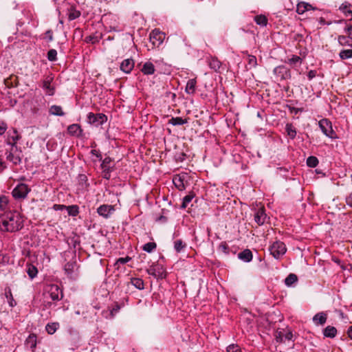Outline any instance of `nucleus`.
Masks as SVG:
<instances>
[{
	"instance_id": "nucleus-1",
	"label": "nucleus",
	"mask_w": 352,
	"mask_h": 352,
	"mask_svg": "<svg viewBox=\"0 0 352 352\" xmlns=\"http://www.w3.org/2000/svg\"><path fill=\"white\" fill-rule=\"evenodd\" d=\"M23 227V219L20 213L16 210L0 214V230L13 232Z\"/></svg>"
},
{
	"instance_id": "nucleus-2",
	"label": "nucleus",
	"mask_w": 352,
	"mask_h": 352,
	"mask_svg": "<svg viewBox=\"0 0 352 352\" xmlns=\"http://www.w3.org/2000/svg\"><path fill=\"white\" fill-rule=\"evenodd\" d=\"M30 191L31 188L28 184L19 183L12 190V195L16 201H21L27 198Z\"/></svg>"
},
{
	"instance_id": "nucleus-3",
	"label": "nucleus",
	"mask_w": 352,
	"mask_h": 352,
	"mask_svg": "<svg viewBox=\"0 0 352 352\" xmlns=\"http://www.w3.org/2000/svg\"><path fill=\"white\" fill-rule=\"evenodd\" d=\"M318 126L324 135L332 140L338 139V136L333 129L331 122L323 118L318 122Z\"/></svg>"
},
{
	"instance_id": "nucleus-4",
	"label": "nucleus",
	"mask_w": 352,
	"mask_h": 352,
	"mask_svg": "<svg viewBox=\"0 0 352 352\" xmlns=\"http://www.w3.org/2000/svg\"><path fill=\"white\" fill-rule=\"evenodd\" d=\"M270 254L276 259H279L287 252L285 244L280 241H274L269 248Z\"/></svg>"
},
{
	"instance_id": "nucleus-5",
	"label": "nucleus",
	"mask_w": 352,
	"mask_h": 352,
	"mask_svg": "<svg viewBox=\"0 0 352 352\" xmlns=\"http://www.w3.org/2000/svg\"><path fill=\"white\" fill-rule=\"evenodd\" d=\"M87 122L96 127L102 125L107 121V117L104 113L89 112L87 116Z\"/></svg>"
},
{
	"instance_id": "nucleus-6",
	"label": "nucleus",
	"mask_w": 352,
	"mask_h": 352,
	"mask_svg": "<svg viewBox=\"0 0 352 352\" xmlns=\"http://www.w3.org/2000/svg\"><path fill=\"white\" fill-rule=\"evenodd\" d=\"M46 292L53 301L60 300L63 297L61 289L56 284L47 285L46 287Z\"/></svg>"
},
{
	"instance_id": "nucleus-7",
	"label": "nucleus",
	"mask_w": 352,
	"mask_h": 352,
	"mask_svg": "<svg viewBox=\"0 0 352 352\" xmlns=\"http://www.w3.org/2000/svg\"><path fill=\"white\" fill-rule=\"evenodd\" d=\"M146 272L156 278H164L165 277V271L163 266L157 263L152 264L146 270Z\"/></svg>"
},
{
	"instance_id": "nucleus-8",
	"label": "nucleus",
	"mask_w": 352,
	"mask_h": 352,
	"mask_svg": "<svg viewBox=\"0 0 352 352\" xmlns=\"http://www.w3.org/2000/svg\"><path fill=\"white\" fill-rule=\"evenodd\" d=\"M188 174L186 173L177 174L173 177V183L179 190L182 191L186 188L185 182H186Z\"/></svg>"
},
{
	"instance_id": "nucleus-9",
	"label": "nucleus",
	"mask_w": 352,
	"mask_h": 352,
	"mask_svg": "<svg viewBox=\"0 0 352 352\" xmlns=\"http://www.w3.org/2000/svg\"><path fill=\"white\" fill-rule=\"evenodd\" d=\"M164 38V34L156 29L150 34V41L156 47H159L163 43Z\"/></svg>"
},
{
	"instance_id": "nucleus-10",
	"label": "nucleus",
	"mask_w": 352,
	"mask_h": 352,
	"mask_svg": "<svg viewBox=\"0 0 352 352\" xmlns=\"http://www.w3.org/2000/svg\"><path fill=\"white\" fill-rule=\"evenodd\" d=\"M274 74L280 80H286L291 78L289 69L285 65H279L274 69Z\"/></svg>"
},
{
	"instance_id": "nucleus-11",
	"label": "nucleus",
	"mask_w": 352,
	"mask_h": 352,
	"mask_svg": "<svg viewBox=\"0 0 352 352\" xmlns=\"http://www.w3.org/2000/svg\"><path fill=\"white\" fill-rule=\"evenodd\" d=\"M53 79V77L49 76L42 81L41 87L47 96H52L55 93V88L51 85Z\"/></svg>"
},
{
	"instance_id": "nucleus-12",
	"label": "nucleus",
	"mask_w": 352,
	"mask_h": 352,
	"mask_svg": "<svg viewBox=\"0 0 352 352\" xmlns=\"http://www.w3.org/2000/svg\"><path fill=\"white\" fill-rule=\"evenodd\" d=\"M78 269L76 261H69L64 267V270L67 275L70 278L75 279L77 277L76 270Z\"/></svg>"
},
{
	"instance_id": "nucleus-13",
	"label": "nucleus",
	"mask_w": 352,
	"mask_h": 352,
	"mask_svg": "<svg viewBox=\"0 0 352 352\" xmlns=\"http://www.w3.org/2000/svg\"><path fill=\"white\" fill-rule=\"evenodd\" d=\"M113 206L111 205L103 204L101 205L97 209V212L100 216H102L106 219L109 218L111 214L114 212Z\"/></svg>"
},
{
	"instance_id": "nucleus-14",
	"label": "nucleus",
	"mask_w": 352,
	"mask_h": 352,
	"mask_svg": "<svg viewBox=\"0 0 352 352\" xmlns=\"http://www.w3.org/2000/svg\"><path fill=\"white\" fill-rule=\"evenodd\" d=\"M254 219L255 222L258 226L263 225L267 219V214L265 213V209L263 208H260L258 210H256L254 215Z\"/></svg>"
},
{
	"instance_id": "nucleus-15",
	"label": "nucleus",
	"mask_w": 352,
	"mask_h": 352,
	"mask_svg": "<svg viewBox=\"0 0 352 352\" xmlns=\"http://www.w3.org/2000/svg\"><path fill=\"white\" fill-rule=\"evenodd\" d=\"M135 65V62L132 58H126L120 63V70L125 74H130Z\"/></svg>"
},
{
	"instance_id": "nucleus-16",
	"label": "nucleus",
	"mask_w": 352,
	"mask_h": 352,
	"mask_svg": "<svg viewBox=\"0 0 352 352\" xmlns=\"http://www.w3.org/2000/svg\"><path fill=\"white\" fill-rule=\"evenodd\" d=\"M11 211L10 207V198L5 195H0V214Z\"/></svg>"
},
{
	"instance_id": "nucleus-17",
	"label": "nucleus",
	"mask_w": 352,
	"mask_h": 352,
	"mask_svg": "<svg viewBox=\"0 0 352 352\" xmlns=\"http://www.w3.org/2000/svg\"><path fill=\"white\" fill-rule=\"evenodd\" d=\"M82 129L78 124H72L68 126L67 133L72 136L80 138L82 135Z\"/></svg>"
},
{
	"instance_id": "nucleus-18",
	"label": "nucleus",
	"mask_w": 352,
	"mask_h": 352,
	"mask_svg": "<svg viewBox=\"0 0 352 352\" xmlns=\"http://www.w3.org/2000/svg\"><path fill=\"white\" fill-rule=\"evenodd\" d=\"M327 320V314L323 311L317 313L312 318L313 322L316 325H323L326 323Z\"/></svg>"
},
{
	"instance_id": "nucleus-19",
	"label": "nucleus",
	"mask_w": 352,
	"mask_h": 352,
	"mask_svg": "<svg viewBox=\"0 0 352 352\" xmlns=\"http://www.w3.org/2000/svg\"><path fill=\"white\" fill-rule=\"evenodd\" d=\"M237 256L239 260L245 263H249L252 260L253 254L250 250L245 249L239 252Z\"/></svg>"
},
{
	"instance_id": "nucleus-20",
	"label": "nucleus",
	"mask_w": 352,
	"mask_h": 352,
	"mask_svg": "<svg viewBox=\"0 0 352 352\" xmlns=\"http://www.w3.org/2000/svg\"><path fill=\"white\" fill-rule=\"evenodd\" d=\"M140 70L144 75L148 76L155 73V68L151 62L147 61L143 64Z\"/></svg>"
},
{
	"instance_id": "nucleus-21",
	"label": "nucleus",
	"mask_w": 352,
	"mask_h": 352,
	"mask_svg": "<svg viewBox=\"0 0 352 352\" xmlns=\"http://www.w3.org/2000/svg\"><path fill=\"white\" fill-rule=\"evenodd\" d=\"M315 9L311 4L302 1L297 4L296 12L298 14H302L306 11Z\"/></svg>"
},
{
	"instance_id": "nucleus-22",
	"label": "nucleus",
	"mask_w": 352,
	"mask_h": 352,
	"mask_svg": "<svg viewBox=\"0 0 352 352\" xmlns=\"http://www.w3.org/2000/svg\"><path fill=\"white\" fill-rule=\"evenodd\" d=\"M100 164V168L102 170H109L110 169H115L114 165H111V162H113V159L109 156L105 157L102 159Z\"/></svg>"
},
{
	"instance_id": "nucleus-23",
	"label": "nucleus",
	"mask_w": 352,
	"mask_h": 352,
	"mask_svg": "<svg viewBox=\"0 0 352 352\" xmlns=\"http://www.w3.org/2000/svg\"><path fill=\"white\" fill-rule=\"evenodd\" d=\"M9 142L8 144L12 146H14L17 141L21 138V136L18 134V131L16 129H12V131L8 132Z\"/></svg>"
},
{
	"instance_id": "nucleus-24",
	"label": "nucleus",
	"mask_w": 352,
	"mask_h": 352,
	"mask_svg": "<svg viewBox=\"0 0 352 352\" xmlns=\"http://www.w3.org/2000/svg\"><path fill=\"white\" fill-rule=\"evenodd\" d=\"M338 42L341 46L352 47V36L340 35L338 36Z\"/></svg>"
},
{
	"instance_id": "nucleus-25",
	"label": "nucleus",
	"mask_w": 352,
	"mask_h": 352,
	"mask_svg": "<svg viewBox=\"0 0 352 352\" xmlns=\"http://www.w3.org/2000/svg\"><path fill=\"white\" fill-rule=\"evenodd\" d=\"M285 63L294 67L296 66L301 65L302 63V59L297 55H292V57L288 58L287 60H285Z\"/></svg>"
},
{
	"instance_id": "nucleus-26",
	"label": "nucleus",
	"mask_w": 352,
	"mask_h": 352,
	"mask_svg": "<svg viewBox=\"0 0 352 352\" xmlns=\"http://www.w3.org/2000/svg\"><path fill=\"white\" fill-rule=\"evenodd\" d=\"M337 329L333 326H327L323 330V336L325 338H333L337 335Z\"/></svg>"
},
{
	"instance_id": "nucleus-27",
	"label": "nucleus",
	"mask_w": 352,
	"mask_h": 352,
	"mask_svg": "<svg viewBox=\"0 0 352 352\" xmlns=\"http://www.w3.org/2000/svg\"><path fill=\"white\" fill-rule=\"evenodd\" d=\"M187 247L186 243L182 239H177L173 242V248L177 253L184 252Z\"/></svg>"
},
{
	"instance_id": "nucleus-28",
	"label": "nucleus",
	"mask_w": 352,
	"mask_h": 352,
	"mask_svg": "<svg viewBox=\"0 0 352 352\" xmlns=\"http://www.w3.org/2000/svg\"><path fill=\"white\" fill-rule=\"evenodd\" d=\"M197 80L195 78H192L188 80L185 88V91L188 94H194L195 92Z\"/></svg>"
},
{
	"instance_id": "nucleus-29",
	"label": "nucleus",
	"mask_w": 352,
	"mask_h": 352,
	"mask_svg": "<svg viewBox=\"0 0 352 352\" xmlns=\"http://www.w3.org/2000/svg\"><path fill=\"white\" fill-rule=\"evenodd\" d=\"M26 272L30 279L34 278L38 274L37 268L31 263H27L26 265Z\"/></svg>"
},
{
	"instance_id": "nucleus-30",
	"label": "nucleus",
	"mask_w": 352,
	"mask_h": 352,
	"mask_svg": "<svg viewBox=\"0 0 352 352\" xmlns=\"http://www.w3.org/2000/svg\"><path fill=\"white\" fill-rule=\"evenodd\" d=\"M49 112L51 115L57 116H63L65 113L63 112L62 107L59 105H52L50 108Z\"/></svg>"
},
{
	"instance_id": "nucleus-31",
	"label": "nucleus",
	"mask_w": 352,
	"mask_h": 352,
	"mask_svg": "<svg viewBox=\"0 0 352 352\" xmlns=\"http://www.w3.org/2000/svg\"><path fill=\"white\" fill-rule=\"evenodd\" d=\"M25 345L34 351L36 346V336L34 334L30 335L25 341Z\"/></svg>"
},
{
	"instance_id": "nucleus-32",
	"label": "nucleus",
	"mask_w": 352,
	"mask_h": 352,
	"mask_svg": "<svg viewBox=\"0 0 352 352\" xmlns=\"http://www.w3.org/2000/svg\"><path fill=\"white\" fill-rule=\"evenodd\" d=\"M130 283L139 290L144 289V281L140 278H131Z\"/></svg>"
},
{
	"instance_id": "nucleus-33",
	"label": "nucleus",
	"mask_w": 352,
	"mask_h": 352,
	"mask_svg": "<svg viewBox=\"0 0 352 352\" xmlns=\"http://www.w3.org/2000/svg\"><path fill=\"white\" fill-rule=\"evenodd\" d=\"M285 284L287 287H292L298 282V277L295 274H289L285 279Z\"/></svg>"
},
{
	"instance_id": "nucleus-34",
	"label": "nucleus",
	"mask_w": 352,
	"mask_h": 352,
	"mask_svg": "<svg viewBox=\"0 0 352 352\" xmlns=\"http://www.w3.org/2000/svg\"><path fill=\"white\" fill-rule=\"evenodd\" d=\"M187 122L188 120L186 119H183L182 117H173L168 120V124L173 126L183 125Z\"/></svg>"
},
{
	"instance_id": "nucleus-35",
	"label": "nucleus",
	"mask_w": 352,
	"mask_h": 352,
	"mask_svg": "<svg viewBox=\"0 0 352 352\" xmlns=\"http://www.w3.org/2000/svg\"><path fill=\"white\" fill-rule=\"evenodd\" d=\"M285 130L287 135L292 139L294 140L296 136V130L295 127L291 123H287L285 126Z\"/></svg>"
},
{
	"instance_id": "nucleus-36",
	"label": "nucleus",
	"mask_w": 352,
	"mask_h": 352,
	"mask_svg": "<svg viewBox=\"0 0 352 352\" xmlns=\"http://www.w3.org/2000/svg\"><path fill=\"white\" fill-rule=\"evenodd\" d=\"M210 69L215 72H218L221 66V63L216 58H212L208 63Z\"/></svg>"
},
{
	"instance_id": "nucleus-37",
	"label": "nucleus",
	"mask_w": 352,
	"mask_h": 352,
	"mask_svg": "<svg viewBox=\"0 0 352 352\" xmlns=\"http://www.w3.org/2000/svg\"><path fill=\"white\" fill-rule=\"evenodd\" d=\"M65 209L69 216L76 217L79 214V207L77 205L66 206Z\"/></svg>"
},
{
	"instance_id": "nucleus-38",
	"label": "nucleus",
	"mask_w": 352,
	"mask_h": 352,
	"mask_svg": "<svg viewBox=\"0 0 352 352\" xmlns=\"http://www.w3.org/2000/svg\"><path fill=\"white\" fill-rule=\"evenodd\" d=\"M256 23L261 27H265L267 24V19L265 15H256L254 17Z\"/></svg>"
},
{
	"instance_id": "nucleus-39",
	"label": "nucleus",
	"mask_w": 352,
	"mask_h": 352,
	"mask_svg": "<svg viewBox=\"0 0 352 352\" xmlns=\"http://www.w3.org/2000/svg\"><path fill=\"white\" fill-rule=\"evenodd\" d=\"M6 297L10 307H14L16 305V302L14 299L10 289L6 290Z\"/></svg>"
},
{
	"instance_id": "nucleus-40",
	"label": "nucleus",
	"mask_w": 352,
	"mask_h": 352,
	"mask_svg": "<svg viewBox=\"0 0 352 352\" xmlns=\"http://www.w3.org/2000/svg\"><path fill=\"white\" fill-rule=\"evenodd\" d=\"M341 60H347L352 58V49L342 50L339 53Z\"/></svg>"
},
{
	"instance_id": "nucleus-41",
	"label": "nucleus",
	"mask_w": 352,
	"mask_h": 352,
	"mask_svg": "<svg viewBox=\"0 0 352 352\" xmlns=\"http://www.w3.org/2000/svg\"><path fill=\"white\" fill-rule=\"evenodd\" d=\"M6 158L8 161L12 162L14 164H19L21 161L19 156L15 155L11 152L6 153Z\"/></svg>"
},
{
	"instance_id": "nucleus-42",
	"label": "nucleus",
	"mask_w": 352,
	"mask_h": 352,
	"mask_svg": "<svg viewBox=\"0 0 352 352\" xmlns=\"http://www.w3.org/2000/svg\"><path fill=\"white\" fill-rule=\"evenodd\" d=\"M78 181L82 188H87L89 186L87 176L85 174H79L78 176Z\"/></svg>"
},
{
	"instance_id": "nucleus-43",
	"label": "nucleus",
	"mask_w": 352,
	"mask_h": 352,
	"mask_svg": "<svg viewBox=\"0 0 352 352\" xmlns=\"http://www.w3.org/2000/svg\"><path fill=\"white\" fill-rule=\"evenodd\" d=\"M306 164L310 168H315L318 165L319 161L316 157L309 156L307 159Z\"/></svg>"
},
{
	"instance_id": "nucleus-44",
	"label": "nucleus",
	"mask_w": 352,
	"mask_h": 352,
	"mask_svg": "<svg viewBox=\"0 0 352 352\" xmlns=\"http://www.w3.org/2000/svg\"><path fill=\"white\" fill-rule=\"evenodd\" d=\"M157 248V244L155 242H148L142 246V250L148 253L153 252Z\"/></svg>"
},
{
	"instance_id": "nucleus-45",
	"label": "nucleus",
	"mask_w": 352,
	"mask_h": 352,
	"mask_svg": "<svg viewBox=\"0 0 352 352\" xmlns=\"http://www.w3.org/2000/svg\"><path fill=\"white\" fill-rule=\"evenodd\" d=\"M58 327L59 324L58 322H53L47 324L45 327V329L49 334L52 335L56 332Z\"/></svg>"
},
{
	"instance_id": "nucleus-46",
	"label": "nucleus",
	"mask_w": 352,
	"mask_h": 352,
	"mask_svg": "<svg viewBox=\"0 0 352 352\" xmlns=\"http://www.w3.org/2000/svg\"><path fill=\"white\" fill-rule=\"evenodd\" d=\"M80 16V11L72 8L68 12V19L69 21H73L78 19Z\"/></svg>"
},
{
	"instance_id": "nucleus-47",
	"label": "nucleus",
	"mask_w": 352,
	"mask_h": 352,
	"mask_svg": "<svg viewBox=\"0 0 352 352\" xmlns=\"http://www.w3.org/2000/svg\"><path fill=\"white\" fill-rule=\"evenodd\" d=\"M293 338V334L291 331H288L284 335H281V333L280 332L278 333V336L277 337V340L280 339V342H283L285 340H291Z\"/></svg>"
},
{
	"instance_id": "nucleus-48",
	"label": "nucleus",
	"mask_w": 352,
	"mask_h": 352,
	"mask_svg": "<svg viewBox=\"0 0 352 352\" xmlns=\"http://www.w3.org/2000/svg\"><path fill=\"white\" fill-rule=\"evenodd\" d=\"M194 195H186L182 200V204L181 206L182 208H187L188 205L191 202L192 199H193Z\"/></svg>"
},
{
	"instance_id": "nucleus-49",
	"label": "nucleus",
	"mask_w": 352,
	"mask_h": 352,
	"mask_svg": "<svg viewBox=\"0 0 352 352\" xmlns=\"http://www.w3.org/2000/svg\"><path fill=\"white\" fill-rule=\"evenodd\" d=\"M47 59L50 61H56L57 60V52L54 49L50 50L47 52Z\"/></svg>"
},
{
	"instance_id": "nucleus-50",
	"label": "nucleus",
	"mask_w": 352,
	"mask_h": 352,
	"mask_svg": "<svg viewBox=\"0 0 352 352\" xmlns=\"http://www.w3.org/2000/svg\"><path fill=\"white\" fill-rule=\"evenodd\" d=\"M340 10L346 15H352V10L350 8V5L343 3L340 6Z\"/></svg>"
},
{
	"instance_id": "nucleus-51",
	"label": "nucleus",
	"mask_w": 352,
	"mask_h": 352,
	"mask_svg": "<svg viewBox=\"0 0 352 352\" xmlns=\"http://www.w3.org/2000/svg\"><path fill=\"white\" fill-rule=\"evenodd\" d=\"M219 250H221L225 254L228 255L230 254V248L227 245L226 242L223 241L219 245Z\"/></svg>"
},
{
	"instance_id": "nucleus-52",
	"label": "nucleus",
	"mask_w": 352,
	"mask_h": 352,
	"mask_svg": "<svg viewBox=\"0 0 352 352\" xmlns=\"http://www.w3.org/2000/svg\"><path fill=\"white\" fill-rule=\"evenodd\" d=\"M227 352H241L240 347L237 344H230L227 349Z\"/></svg>"
},
{
	"instance_id": "nucleus-53",
	"label": "nucleus",
	"mask_w": 352,
	"mask_h": 352,
	"mask_svg": "<svg viewBox=\"0 0 352 352\" xmlns=\"http://www.w3.org/2000/svg\"><path fill=\"white\" fill-rule=\"evenodd\" d=\"M248 65H250L251 67H255L257 65V60L256 56H249Z\"/></svg>"
},
{
	"instance_id": "nucleus-54",
	"label": "nucleus",
	"mask_w": 352,
	"mask_h": 352,
	"mask_svg": "<svg viewBox=\"0 0 352 352\" xmlns=\"http://www.w3.org/2000/svg\"><path fill=\"white\" fill-rule=\"evenodd\" d=\"M113 169H110L109 170H102V178L109 180L111 178V173L113 171Z\"/></svg>"
},
{
	"instance_id": "nucleus-55",
	"label": "nucleus",
	"mask_w": 352,
	"mask_h": 352,
	"mask_svg": "<svg viewBox=\"0 0 352 352\" xmlns=\"http://www.w3.org/2000/svg\"><path fill=\"white\" fill-rule=\"evenodd\" d=\"M131 260V258L127 256L126 257L119 258L117 260L116 263L124 265V264L128 263L129 261H130Z\"/></svg>"
},
{
	"instance_id": "nucleus-56",
	"label": "nucleus",
	"mask_w": 352,
	"mask_h": 352,
	"mask_svg": "<svg viewBox=\"0 0 352 352\" xmlns=\"http://www.w3.org/2000/svg\"><path fill=\"white\" fill-rule=\"evenodd\" d=\"M90 153L92 155H94L96 156L98 160H102V154H101V152L99 151V150H96V149H92L90 152Z\"/></svg>"
},
{
	"instance_id": "nucleus-57",
	"label": "nucleus",
	"mask_w": 352,
	"mask_h": 352,
	"mask_svg": "<svg viewBox=\"0 0 352 352\" xmlns=\"http://www.w3.org/2000/svg\"><path fill=\"white\" fill-rule=\"evenodd\" d=\"M7 129H8L7 124L3 121H1L0 122V135L4 134L5 132L6 131Z\"/></svg>"
},
{
	"instance_id": "nucleus-58",
	"label": "nucleus",
	"mask_w": 352,
	"mask_h": 352,
	"mask_svg": "<svg viewBox=\"0 0 352 352\" xmlns=\"http://www.w3.org/2000/svg\"><path fill=\"white\" fill-rule=\"evenodd\" d=\"M345 202L349 207L352 208V192L345 197Z\"/></svg>"
},
{
	"instance_id": "nucleus-59",
	"label": "nucleus",
	"mask_w": 352,
	"mask_h": 352,
	"mask_svg": "<svg viewBox=\"0 0 352 352\" xmlns=\"http://www.w3.org/2000/svg\"><path fill=\"white\" fill-rule=\"evenodd\" d=\"M65 208L66 206L63 204H54L52 206V208L56 211L63 210Z\"/></svg>"
},
{
	"instance_id": "nucleus-60",
	"label": "nucleus",
	"mask_w": 352,
	"mask_h": 352,
	"mask_svg": "<svg viewBox=\"0 0 352 352\" xmlns=\"http://www.w3.org/2000/svg\"><path fill=\"white\" fill-rule=\"evenodd\" d=\"M317 75V72L316 70H310L307 74V78L309 80H311L314 78Z\"/></svg>"
},
{
	"instance_id": "nucleus-61",
	"label": "nucleus",
	"mask_w": 352,
	"mask_h": 352,
	"mask_svg": "<svg viewBox=\"0 0 352 352\" xmlns=\"http://www.w3.org/2000/svg\"><path fill=\"white\" fill-rule=\"evenodd\" d=\"M344 32L347 34V36H352V25H346V27L344 29Z\"/></svg>"
},
{
	"instance_id": "nucleus-62",
	"label": "nucleus",
	"mask_w": 352,
	"mask_h": 352,
	"mask_svg": "<svg viewBox=\"0 0 352 352\" xmlns=\"http://www.w3.org/2000/svg\"><path fill=\"white\" fill-rule=\"evenodd\" d=\"M119 310H120V307L118 305H116L115 307H113L109 313L111 318H113L114 314H117L119 311Z\"/></svg>"
},
{
	"instance_id": "nucleus-63",
	"label": "nucleus",
	"mask_w": 352,
	"mask_h": 352,
	"mask_svg": "<svg viewBox=\"0 0 352 352\" xmlns=\"http://www.w3.org/2000/svg\"><path fill=\"white\" fill-rule=\"evenodd\" d=\"M46 38L48 39V41H52L53 40V34L51 30H47L45 32Z\"/></svg>"
},
{
	"instance_id": "nucleus-64",
	"label": "nucleus",
	"mask_w": 352,
	"mask_h": 352,
	"mask_svg": "<svg viewBox=\"0 0 352 352\" xmlns=\"http://www.w3.org/2000/svg\"><path fill=\"white\" fill-rule=\"evenodd\" d=\"M347 336L352 340V325L348 328Z\"/></svg>"
}]
</instances>
